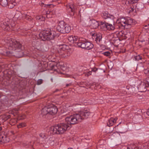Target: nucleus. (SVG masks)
<instances>
[{"label": "nucleus", "mask_w": 149, "mask_h": 149, "mask_svg": "<svg viewBox=\"0 0 149 149\" xmlns=\"http://www.w3.org/2000/svg\"><path fill=\"white\" fill-rule=\"evenodd\" d=\"M93 115V113L89 109H85L78 113L67 116L66 120L70 124H75L81 121L84 118H90Z\"/></svg>", "instance_id": "f257e3e1"}, {"label": "nucleus", "mask_w": 149, "mask_h": 149, "mask_svg": "<svg viewBox=\"0 0 149 149\" xmlns=\"http://www.w3.org/2000/svg\"><path fill=\"white\" fill-rule=\"evenodd\" d=\"M3 44L6 46L8 49L12 51H8L7 53L12 54L15 52H20L24 49V47L21 44L15 40L11 38L10 37H7L2 40Z\"/></svg>", "instance_id": "f03ea898"}, {"label": "nucleus", "mask_w": 149, "mask_h": 149, "mask_svg": "<svg viewBox=\"0 0 149 149\" xmlns=\"http://www.w3.org/2000/svg\"><path fill=\"white\" fill-rule=\"evenodd\" d=\"M66 123H62L55 126H52L49 128V132L50 134H61L64 133L66 130L70 128L69 125H73L70 124L66 120Z\"/></svg>", "instance_id": "7ed1b4c3"}, {"label": "nucleus", "mask_w": 149, "mask_h": 149, "mask_svg": "<svg viewBox=\"0 0 149 149\" xmlns=\"http://www.w3.org/2000/svg\"><path fill=\"white\" fill-rule=\"evenodd\" d=\"M57 34L55 31H44L39 34V37L42 40H53Z\"/></svg>", "instance_id": "20e7f679"}, {"label": "nucleus", "mask_w": 149, "mask_h": 149, "mask_svg": "<svg viewBox=\"0 0 149 149\" xmlns=\"http://www.w3.org/2000/svg\"><path fill=\"white\" fill-rule=\"evenodd\" d=\"M56 29L58 31L62 33H68L71 30L69 26L63 21L58 22Z\"/></svg>", "instance_id": "39448f33"}, {"label": "nucleus", "mask_w": 149, "mask_h": 149, "mask_svg": "<svg viewBox=\"0 0 149 149\" xmlns=\"http://www.w3.org/2000/svg\"><path fill=\"white\" fill-rule=\"evenodd\" d=\"M65 45H61L59 46L58 49L55 52L57 55L62 58H66L69 55L67 52L65 51Z\"/></svg>", "instance_id": "423d86ee"}, {"label": "nucleus", "mask_w": 149, "mask_h": 149, "mask_svg": "<svg viewBox=\"0 0 149 149\" xmlns=\"http://www.w3.org/2000/svg\"><path fill=\"white\" fill-rule=\"evenodd\" d=\"M15 26V24L13 21H12L10 24H9V22L5 21L4 22L1 23V27L4 30L9 31L10 30L11 28H13Z\"/></svg>", "instance_id": "0eeeda50"}, {"label": "nucleus", "mask_w": 149, "mask_h": 149, "mask_svg": "<svg viewBox=\"0 0 149 149\" xmlns=\"http://www.w3.org/2000/svg\"><path fill=\"white\" fill-rule=\"evenodd\" d=\"M78 47L82 48H85L87 50L91 49L93 47V45L88 42H84L81 40V42L78 44Z\"/></svg>", "instance_id": "6e6552de"}, {"label": "nucleus", "mask_w": 149, "mask_h": 149, "mask_svg": "<svg viewBox=\"0 0 149 149\" xmlns=\"http://www.w3.org/2000/svg\"><path fill=\"white\" fill-rule=\"evenodd\" d=\"M32 43L33 46L37 49L39 50H42V47L41 41L40 39L34 40L32 42Z\"/></svg>", "instance_id": "1a4fd4ad"}, {"label": "nucleus", "mask_w": 149, "mask_h": 149, "mask_svg": "<svg viewBox=\"0 0 149 149\" xmlns=\"http://www.w3.org/2000/svg\"><path fill=\"white\" fill-rule=\"evenodd\" d=\"M126 19L125 18H122L118 19L117 21V23L118 24L119 26L122 29H126Z\"/></svg>", "instance_id": "9d476101"}, {"label": "nucleus", "mask_w": 149, "mask_h": 149, "mask_svg": "<svg viewBox=\"0 0 149 149\" xmlns=\"http://www.w3.org/2000/svg\"><path fill=\"white\" fill-rule=\"evenodd\" d=\"M92 38L93 40L95 41L97 43H99L101 40L102 35L101 33L92 34Z\"/></svg>", "instance_id": "9b49d317"}, {"label": "nucleus", "mask_w": 149, "mask_h": 149, "mask_svg": "<svg viewBox=\"0 0 149 149\" xmlns=\"http://www.w3.org/2000/svg\"><path fill=\"white\" fill-rule=\"evenodd\" d=\"M49 114L54 115L57 111V109L56 106L53 104H50L48 105Z\"/></svg>", "instance_id": "f8f14e48"}, {"label": "nucleus", "mask_w": 149, "mask_h": 149, "mask_svg": "<svg viewBox=\"0 0 149 149\" xmlns=\"http://www.w3.org/2000/svg\"><path fill=\"white\" fill-rule=\"evenodd\" d=\"M9 141V139L8 136L3 134V132H2L0 135V142L2 143H7Z\"/></svg>", "instance_id": "ddd939ff"}, {"label": "nucleus", "mask_w": 149, "mask_h": 149, "mask_svg": "<svg viewBox=\"0 0 149 149\" xmlns=\"http://www.w3.org/2000/svg\"><path fill=\"white\" fill-rule=\"evenodd\" d=\"M67 10L68 12H72L73 13L75 12V10L76 7L72 3H69L66 6Z\"/></svg>", "instance_id": "4468645a"}, {"label": "nucleus", "mask_w": 149, "mask_h": 149, "mask_svg": "<svg viewBox=\"0 0 149 149\" xmlns=\"http://www.w3.org/2000/svg\"><path fill=\"white\" fill-rule=\"evenodd\" d=\"M138 147L139 149H149V142L145 143H139L138 144Z\"/></svg>", "instance_id": "2eb2a0df"}, {"label": "nucleus", "mask_w": 149, "mask_h": 149, "mask_svg": "<svg viewBox=\"0 0 149 149\" xmlns=\"http://www.w3.org/2000/svg\"><path fill=\"white\" fill-rule=\"evenodd\" d=\"M126 19V29H128L131 27V25L133 22V20L132 19L130 18Z\"/></svg>", "instance_id": "dca6fc26"}, {"label": "nucleus", "mask_w": 149, "mask_h": 149, "mask_svg": "<svg viewBox=\"0 0 149 149\" xmlns=\"http://www.w3.org/2000/svg\"><path fill=\"white\" fill-rule=\"evenodd\" d=\"M81 40L78 38L77 36H73V41L72 43H74L75 46L78 47V44L79 43L81 42Z\"/></svg>", "instance_id": "f3484780"}, {"label": "nucleus", "mask_w": 149, "mask_h": 149, "mask_svg": "<svg viewBox=\"0 0 149 149\" xmlns=\"http://www.w3.org/2000/svg\"><path fill=\"white\" fill-rule=\"evenodd\" d=\"M117 119V118H111L109 120L108 122L107 123V125L109 127L112 126L115 123H116Z\"/></svg>", "instance_id": "a211bd4d"}, {"label": "nucleus", "mask_w": 149, "mask_h": 149, "mask_svg": "<svg viewBox=\"0 0 149 149\" xmlns=\"http://www.w3.org/2000/svg\"><path fill=\"white\" fill-rule=\"evenodd\" d=\"M17 3L15 1V0H11L9 1L8 3V7L10 8H12L16 5Z\"/></svg>", "instance_id": "6ab92c4d"}, {"label": "nucleus", "mask_w": 149, "mask_h": 149, "mask_svg": "<svg viewBox=\"0 0 149 149\" xmlns=\"http://www.w3.org/2000/svg\"><path fill=\"white\" fill-rule=\"evenodd\" d=\"M102 18L104 19L111 18V17H113L112 15H110L109 14L106 12L103 13L102 14Z\"/></svg>", "instance_id": "aec40b11"}, {"label": "nucleus", "mask_w": 149, "mask_h": 149, "mask_svg": "<svg viewBox=\"0 0 149 149\" xmlns=\"http://www.w3.org/2000/svg\"><path fill=\"white\" fill-rule=\"evenodd\" d=\"M48 105L44 107L42 110V113L43 115L49 114Z\"/></svg>", "instance_id": "412c9836"}, {"label": "nucleus", "mask_w": 149, "mask_h": 149, "mask_svg": "<svg viewBox=\"0 0 149 149\" xmlns=\"http://www.w3.org/2000/svg\"><path fill=\"white\" fill-rule=\"evenodd\" d=\"M99 26V23L98 22L95 20L92 21L91 26L93 28L96 29Z\"/></svg>", "instance_id": "4be33fe9"}, {"label": "nucleus", "mask_w": 149, "mask_h": 149, "mask_svg": "<svg viewBox=\"0 0 149 149\" xmlns=\"http://www.w3.org/2000/svg\"><path fill=\"white\" fill-rule=\"evenodd\" d=\"M0 117L4 121H6L10 118V116L9 114H4L0 116Z\"/></svg>", "instance_id": "5701e85b"}, {"label": "nucleus", "mask_w": 149, "mask_h": 149, "mask_svg": "<svg viewBox=\"0 0 149 149\" xmlns=\"http://www.w3.org/2000/svg\"><path fill=\"white\" fill-rule=\"evenodd\" d=\"M107 30L109 31L113 30L115 29L114 25V24L112 25L111 24L107 23Z\"/></svg>", "instance_id": "b1692460"}, {"label": "nucleus", "mask_w": 149, "mask_h": 149, "mask_svg": "<svg viewBox=\"0 0 149 149\" xmlns=\"http://www.w3.org/2000/svg\"><path fill=\"white\" fill-rule=\"evenodd\" d=\"M101 24L100 25V27L103 30H107V23L106 22H101Z\"/></svg>", "instance_id": "393cba45"}, {"label": "nucleus", "mask_w": 149, "mask_h": 149, "mask_svg": "<svg viewBox=\"0 0 149 149\" xmlns=\"http://www.w3.org/2000/svg\"><path fill=\"white\" fill-rule=\"evenodd\" d=\"M127 148V149H139L138 147V145L137 146H136L134 144L128 145Z\"/></svg>", "instance_id": "a878e982"}, {"label": "nucleus", "mask_w": 149, "mask_h": 149, "mask_svg": "<svg viewBox=\"0 0 149 149\" xmlns=\"http://www.w3.org/2000/svg\"><path fill=\"white\" fill-rule=\"evenodd\" d=\"M7 0H0V4L3 6H6L8 4Z\"/></svg>", "instance_id": "bb28decb"}, {"label": "nucleus", "mask_w": 149, "mask_h": 149, "mask_svg": "<svg viewBox=\"0 0 149 149\" xmlns=\"http://www.w3.org/2000/svg\"><path fill=\"white\" fill-rule=\"evenodd\" d=\"M148 86H146V85H141L139 87L141 89V92H145L147 90L146 88L148 87Z\"/></svg>", "instance_id": "cd10ccee"}, {"label": "nucleus", "mask_w": 149, "mask_h": 149, "mask_svg": "<svg viewBox=\"0 0 149 149\" xmlns=\"http://www.w3.org/2000/svg\"><path fill=\"white\" fill-rule=\"evenodd\" d=\"M123 32V31H117L116 32V34L118 38H119L121 37H123L124 35Z\"/></svg>", "instance_id": "c85d7f7f"}, {"label": "nucleus", "mask_w": 149, "mask_h": 149, "mask_svg": "<svg viewBox=\"0 0 149 149\" xmlns=\"http://www.w3.org/2000/svg\"><path fill=\"white\" fill-rule=\"evenodd\" d=\"M143 84L146 85V86L149 87V77H147L143 80Z\"/></svg>", "instance_id": "c756f323"}, {"label": "nucleus", "mask_w": 149, "mask_h": 149, "mask_svg": "<svg viewBox=\"0 0 149 149\" xmlns=\"http://www.w3.org/2000/svg\"><path fill=\"white\" fill-rule=\"evenodd\" d=\"M143 56L138 55L137 56H134V58L135 61H139L140 60H141L143 58Z\"/></svg>", "instance_id": "7c9ffc66"}, {"label": "nucleus", "mask_w": 149, "mask_h": 149, "mask_svg": "<svg viewBox=\"0 0 149 149\" xmlns=\"http://www.w3.org/2000/svg\"><path fill=\"white\" fill-rule=\"evenodd\" d=\"M54 139L53 137H50L49 139V140L48 141V142L51 145H53L54 144Z\"/></svg>", "instance_id": "2f4dec72"}, {"label": "nucleus", "mask_w": 149, "mask_h": 149, "mask_svg": "<svg viewBox=\"0 0 149 149\" xmlns=\"http://www.w3.org/2000/svg\"><path fill=\"white\" fill-rule=\"evenodd\" d=\"M26 124L25 123H19L17 125V127L18 128H21L26 126Z\"/></svg>", "instance_id": "473e14b6"}, {"label": "nucleus", "mask_w": 149, "mask_h": 149, "mask_svg": "<svg viewBox=\"0 0 149 149\" xmlns=\"http://www.w3.org/2000/svg\"><path fill=\"white\" fill-rule=\"evenodd\" d=\"M40 136L41 138L45 139L47 138V135L46 134L44 133H41L40 134Z\"/></svg>", "instance_id": "72a5a7b5"}, {"label": "nucleus", "mask_w": 149, "mask_h": 149, "mask_svg": "<svg viewBox=\"0 0 149 149\" xmlns=\"http://www.w3.org/2000/svg\"><path fill=\"white\" fill-rule=\"evenodd\" d=\"M16 121L15 119H11L10 120L9 123L11 125H14L16 123Z\"/></svg>", "instance_id": "f704fd0d"}, {"label": "nucleus", "mask_w": 149, "mask_h": 149, "mask_svg": "<svg viewBox=\"0 0 149 149\" xmlns=\"http://www.w3.org/2000/svg\"><path fill=\"white\" fill-rule=\"evenodd\" d=\"M102 54L107 56H110L111 54V53L108 51L103 52Z\"/></svg>", "instance_id": "c9c22d12"}, {"label": "nucleus", "mask_w": 149, "mask_h": 149, "mask_svg": "<svg viewBox=\"0 0 149 149\" xmlns=\"http://www.w3.org/2000/svg\"><path fill=\"white\" fill-rule=\"evenodd\" d=\"M22 17L23 18L29 20L30 19V16L29 15H28L26 14H24L22 16Z\"/></svg>", "instance_id": "e433bc0d"}, {"label": "nucleus", "mask_w": 149, "mask_h": 149, "mask_svg": "<svg viewBox=\"0 0 149 149\" xmlns=\"http://www.w3.org/2000/svg\"><path fill=\"white\" fill-rule=\"evenodd\" d=\"M36 18L37 19L40 20L41 21L44 20L45 19V18L42 16H37Z\"/></svg>", "instance_id": "4c0bfd02"}, {"label": "nucleus", "mask_w": 149, "mask_h": 149, "mask_svg": "<svg viewBox=\"0 0 149 149\" xmlns=\"http://www.w3.org/2000/svg\"><path fill=\"white\" fill-rule=\"evenodd\" d=\"M19 110L18 108L14 109L13 110V111H14V115L15 116L18 113V111Z\"/></svg>", "instance_id": "58836bf2"}, {"label": "nucleus", "mask_w": 149, "mask_h": 149, "mask_svg": "<svg viewBox=\"0 0 149 149\" xmlns=\"http://www.w3.org/2000/svg\"><path fill=\"white\" fill-rule=\"evenodd\" d=\"M73 36H69L68 38V40L71 43H72V42H73Z\"/></svg>", "instance_id": "ea45409f"}, {"label": "nucleus", "mask_w": 149, "mask_h": 149, "mask_svg": "<svg viewBox=\"0 0 149 149\" xmlns=\"http://www.w3.org/2000/svg\"><path fill=\"white\" fill-rule=\"evenodd\" d=\"M42 79H38L37 82V84L38 85H39L42 83Z\"/></svg>", "instance_id": "a19ab883"}, {"label": "nucleus", "mask_w": 149, "mask_h": 149, "mask_svg": "<svg viewBox=\"0 0 149 149\" xmlns=\"http://www.w3.org/2000/svg\"><path fill=\"white\" fill-rule=\"evenodd\" d=\"M129 11H128V13H130L131 12H132L133 11H134V9L133 8H132V7H130L129 9Z\"/></svg>", "instance_id": "79ce46f5"}, {"label": "nucleus", "mask_w": 149, "mask_h": 149, "mask_svg": "<svg viewBox=\"0 0 149 149\" xmlns=\"http://www.w3.org/2000/svg\"><path fill=\"white\" fill-rule=\"evenodd\" d=\"M92 72L91 71H89L87 73L85 74V76L87 77H88L90 75H91Z\"/></svg>", "instance_id": "37998d69"}, {"label": "nucleus", "mask_w": 149, "mask_h": 149, "mask_svg": "<svg viewBox=\"0 0 149 149\" xmlns=\"http://www.w3.org/2000/svg\"><path fill=\"white\" fill-rule=\"evenodd\" d=\"M138 0H131V3L132 4L134 3H136Z\"/></svg>", "instance_id": "c03bdc74"}, {"label": "nucleus", "mask_w": 149, "mask_h": 149, "mask_svg": "<svg viewBox=\"0 0 149 149\" xmlns=\"http://www.w3.org/2000/svg\"><path fill=\"white\" fill-rule=\"evenodd\" d=\"M144 72L146 74L149 75V69H147L145 70Z\"/></svg>", "instance_id": "a18cd8bd"}, {"label": "nucleus", "mask_w": 149, "mask_h": 149, "mask_svg": "<svg viewBox=\"0 0 149 149\" xmlns=\"http://www.w3.org/2000/svg\"><path fill=\"white\" fill-rule=\"evenodd\" d=\"M97 70V69L96 68H94L93 69H92V70H91V72L92 71L94 72H95Z\"/></svg>", "instance_id": "49530a36"}, {"label": "nucleus", "mask_w": 149, "mask_h": 149, "mask_svg": "<svg viewBox=\"0 0 149 149\" xmlns=\"http://www.w3.org/2000/svg\"><path fill=\"white\" fill-rule=\"evenodd\" d=\"M2 109V105L1 102H0V113L1 112V110Z\"/></svg>", "instance_id": "de8ad7c7"}, {"label": "nucleus", "mask_w": 149, "mask_h": 149, "mask_svg": "<svg viewBox=\"0 0 149 149\" xmlns=\"http://www.w3.org/2000/svg\"><path fill=\"white\" fill-rule=\"evenodd\" d=\"M71 85V84L70 83L69 84H67L66 85V87H68V86H69Z\"/></svg>", "instance_id": "09e8293b"}, {"label": "nucleus", "mask_w": 149, "mask_h": 149, "mask_svg": "<svg viewBox=\"0 0 149 149\" xmlns=\"http://www.w3.org/2000/svg\"><path fill=\"white\" fill-rule=\"evenodd\" d=\"M146 113L148 116H149V109H148V110L146 112Z\"/></svg>", "instance_id": "8fccbe9b"}, {"label": "nucleus", "mask_w": 149, "mask_h": 149, "mask_svg": "<svg viewBox=\"0 0 149 149\" xmlns=\"http://www.w3.org/2000/svg\"><path fill=\"white\" fill-rule=\"evenodd\" d=\"M58 91V89H56V90L54 92H56L57 91Z\"/></svg>", "instance_id": "3c124183"}, {"label": "nucleus", "mask_w": 149, "mask_h": 149, "mask_svg": "<svg viewBox=\"0 0 149 149\" xmlns=\"http://www.w3.org/2000/svg\"><path fill=\"white\" fill-rule=\"evenodd\" d=\"M68 149H73L72 148H68Z\"/></svg>", "instance_id": "603ef678"}]
</instances>
